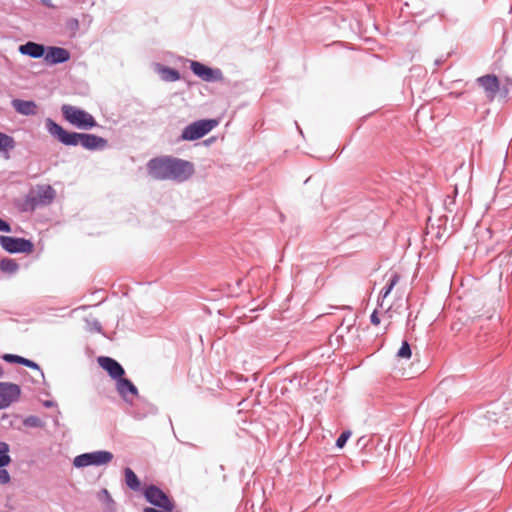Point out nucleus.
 Masks as SVG:
<instances>
[{
    "label": "nucleus",
    "mask_w": 512,
    "mask_h": 512,
    "mask_svg": "<svg viewBox=\"0 0 512 512\" xmlns=\"http://www.w3.org/2000/svg\"><path fill=\"white\" fill-rule=\"evenodd\" d=\"M46 46L40 43L28 41L19 46L18 50L22 55L29 56L34 59L43 58L46 53Z\"/></svg>",
    "instance_id": "obj_14"
},
{
    "label": "nucleus",
    "mask_w": 512,
    "mask_h": 512,
    "mask_svg": "<svg viewBox=\"0 0 512 512\" xmlns=\"http://www.w3.org/2000/svg\"><path fill=\"white\" fill-rule=\"evenodd\" d=\"M298 130H299V133L302 134V130L299 128V126H297Z\"/></svg>",
    "instance_id": "obj_38"
},
{
    "label": "nucleus",
    "mask_w": 512,
    "mask_h": 512,
    "mask_svg": "<svg viewBox=\"0 0 512 512\" xmlns=\"http://www.w3.org/2000/svg\"><path fill=\"white\" fill-rule=\"evenodd\" d=\"M99 498L102 502H104L107 505V507L114 506V500L112 499V497L107 489L104 488L100 491Z\"/></svg>",
    "instance_id": "obj_27"
},
{
    "label": "nucleus",
    "mask_w": 512,
    "mask_h": 512,
    "mask_svg": "<svg viewBox=\"0 0 512 512\" xmlns=\"http://www.w3.org/2000/svg\"><path fill=\"white\" fill-rule=\"evenodd\" d=\"M506 82L508 83V85L512 86V79L507 78V79H506Z\"/></svg>",
    "instance_id": "obj_36"
},
{
    "label": "nucleus",
    "mask_w": 512,
    "mask_h": 512,
    "mask_svg": "<svg viewBox=\"0 0 512 512\" xmlns=\"http://www.w3.org/2000/svg\"><path fill=\"white\" fill-rule=\"evenodd\" d=\"M147 171L155 180H173L182 183L191 178L195 170L190 161L172 156H161L148 161Z\"/></svg>",
    "instance_id": "obj_1"
},
{
    "label": "nucleus",
    "mask_w": 512,
    "mask_h": 512,
    "mask_svg": "<svg viewBox=\"0 0 512 512\" xmlns=\"http://www.w3.org/2000/svg\"><path fill=\"white\" fill-rule=\"evenodd\" d=\"M11 105L21 115L34 116L37 114V104L32 100L13 99Z\"/></svg>",
    "instance_id": "obj_15"
},
{
    "label": "nucleus",
    "mask_w": 512,
    "mask_h": 512,
    "mask_svg": "<svg viewBox=\"0 0 512 512\" xmlns=\"http://www.w3.org/2000/svg\"><path fill=\"white\" fill-rule=\"evenodd\" d=\"M351 436L350 431H344L340 434V436L336 440V447L337 448H343L348 441L349 437Z\"/></svg>",
    "instance_id": "obj_29"
},
{
    "label": "nucleus",
    "mask_w": 512,
    "mask_h": 512,
    "mask_svg": "<svg viewBox=\"0 0 512 512\" xmlns=\"http://www.w3.org/2000/svg\"><path fill=\"white\" fill-rule=\"evenodd\" d=\"M219 121L217 119H201L187 125L179 137L181 141H195L205 135L211 130L218 126Z\"/></svg>",
    "instance_id": "obj_5"
},
{
    "label": "nucleus",
    "mask_w": 512,
    "mask_h": 512,
    "mask_svg": "<svg viewBox=\"0 0 512 512\" xmlns=\"http://www.w3.org/2000/svg\"><path fill=\"white\" fill-rule=\"evenodd\" d=\"M19 385L10 382H0V410L9 407L20 397Z\"/></svg>",
    "instance_id": "obj_10"
},
{
    "label": "nucleus",
    "mask_w": 512,
    "mask_h": 512,
    "mask_svg": "<svg viewBox=\"0 0 512 512\" xmlns=\"http://www.w3.org/2000/svg\"><path fill=\"white\" fill-rule=\"evenodd\" d=\"M0 231L10 233L11 232V226L8 222L0 218Z\"/></svg>",
    "instance_id": "obj_31"
},
{
    "label": "nucleus",
    "mask_w": 512,
    "mask_h": 512,
    "mask_svg": "<svg viewBox=\"0 0 512 512\" xmlns=\"http://www.w3.org/2000/svg\"><path fill=\"white\" fill-rule=\"evenodd\" d=\"M3 376V369L2 367L0 366V378Z\"/></svg>",
    "instance_id": "obj_37"
},
{
    "label": "nucleus",
    "mask_w": 512,
    "mask_h": 512,
    "mask_svg": "<svg viewBox=\"0 0 512 512\" xmlns=\"http://www.w3.org/2000/svg\"><path fill=\"white\" fill-rule=\"evenodd\" d=\"M113 454L107 450H97L87 452L76 456L73 465L76 468H84L88 466H102L113 460Z\"/></svg>",
    "instance_id": "obj_6"
},
{
    "label": "nucleus",
    "mask_w": 512,
    "mask_h": 512,
    "mask_svg": "<svg viewBox=\"0 0 512 512\" xmlns=\"http://www.w3.org/2000/svg\"><path fill=\"white\" fill-rule=\"evenodd\" d=\"M56 192L50 185H37L31 189L20 204L22 212H33L38 207L51 204Z\"/></svg>",
    "instance_id": "obj_3"
},
{
    "label": "nucleus",
    "mask_w": 512,
    "mask_h": 512,
    "mask_svg": "<svg viewBox=\"0 0 512 512\" xmlns=\"http://www.w3.org/2000/svg\"><path fill=\"white\" fill-rule=\"evenodd\" d=\"M10 447L6 442L0 441V468L10 464L11 457L9 455Z\"/></svg>",
    "instance_id": "obj_22"
},
{
    "label": "nucleus",
    "mask_w": 512,
    "mask_h": 512,
    "mask_svg": "<svg viewBox=\"0 0 512 512\" xmlns=\"http://www.w3.org/2000/svg\"><path fill=\"white\" fill-rule=\"evenodd\" d=\"M70 52L62 47L48 46L44 56V61L48 65L62 64L70 60Z\"/></svg>",
    "instance_id": "obj_12"
},
{
    "label": "nucleus",
    "mask_w": 512,
    "mask_h": 512,
    "mask_svg": "<svg viewBox=\"0 0 512 512\" xmlns=\"http://www.w3.org/2000/svg\"><path fill=\"white\" fill-rule=\"evenodd\" d=\"M9 472L3 468H0V484H7L10 482Z\"/></svg>",
    "instance_id": "obj_30"
},
{
    "label": "nucleus",
    "mask_w": 512,
    "mask_h": 512,
    "mask_svg": "<svg viewBox=\"0 0 512 512\" xmlns=\"http://www.w3.org/2000/svg\"><path fill=\"white\" fill-rule=\"evenodd\" d=\"M23 425L29 428H42L44 422L37 416H28L23 420Z\"/></svg>",
    "instance_id": "obj_24"
},
{
    "label": "nucleus",
    "mask_w": 512,
    "mask_h": 512,
    "mask_svg": "<svg viewBox=\"0 0 512 512\" xmlns=\"http://www.w3.org/2000/svg\"><path fill=\"white\" fill-rule=\"evenodd\" d=\"M62 115L70 124L74 125L78 129L89 130L96 126L98 123L95 118L87 111L69 105L64 104L61 107Z\"/></svg>",
    "instance_id": "obj_4"
},
{
    "label": "nucleus",
    "mask_w": 512,
    "mask_h": 512,
    "mask_svg": "<svg viewBox=\"0 0 512 512\" xmlns=\"http://www.w3.org/2000/svg\"><path fill=\"white\" fill-rule=\"evenodd\" d=\"M66 29L71 33L72 36H75L77 31L79 30V21L76 18H70L65 23Z\"/></svg>",
    "instance_id": "obj_26"
},
{
    "label": "nucleus",
    "mask_w": 512,
    "mask_h": 512,
    "mask_svg": "<svg viewBox=\"0 0 512 512\" xmlns=\"http://www.w3.org/2000/svg\"><path fill=\"white\" fill-rule=\"evenodd\" d=\"M2 359L8 363L21 364L25 367H28V368H31L34 370H38L41 374V377L44 378V373L41 370L40 366L36 362H34L30 359H27V358H24L22 356L15 355V354H4L2 356Z\"/></svg>",
    "instance_id": "obj_17"
},
{
    "label": "nucleus",
    "mask_w": 512,
    "mask_h": 512,
    "mask_svg": "<svg viewBox=\"0 0 512 512\" xmlns=\"http://www.w3.org/2000/svg\"><path fill=\"white\" fill-rule=\"evenodd\" d=\"M98 363L114 380L121 378L125 374L121 364L111 357L101 356L98 358Z\"/></svg>",
    "instance_id": "obj_13"
},
{
    "label": "nucleus",
    "mask_w": 512,
    "mask_h": 512,
    "mask_svg": "<svg viewBox=\"0 0 512 512\" xmlns=\"http://www.w3.org/2000/svg\"><path fill=\"white\" fill-rule=\"evenodd\" d=\"M45 125L48 133L65 146L81 145L89 151H100L108 144L105 138L98 135L67 131L51 118L46 119Z\"/></svg>",
    "instance_id": "obj_2"
},
{
    "label": "nucleus",
    "mask_w": 512,
    "mask_h": 512,
    "mask_svg": "<svg viewBox=\"0 0 512 512\" xmlns=\"http://www.w3.org/2000/svg\"><path fill=\"white\" fill-rule=\"evenodd\" d=\"M0 269L8 274H14L18 271L19 265L14 259L4 258L0 261Z\"/></svg>",
    "instance_id": "obj_21"
},
{
    "label": "nucleus",
    "mask_w": 512,
    "mask_h": 512,
    "mask_svg": "<svg viewBox=\"0 0 512 512\" xmlns=\"http://www.w3.org/2000/svg\"><path fill=\"white\" fill-rule=\"evenodd\" d=\"M163 80L168 82H175L180 79V73L178 70L170 67L163 66L159 69Z\"/></svg>",
    "instance_id": "obj_19"
},
{
    "label": "nucleus",
    "mask_w": 512,
    "mask_h": 512,
    "mask_svg": "<svg viewBox=\"0 0 512 512\" xmlns=\"http://www.w3.org/2000/svg\"><path fill=\"white\" fill-rule=\"evenodd\" d=\"M477 83L481 86L489 101H493L500 89V83L496 75L487 74L477 78Z\"/></svg>",
    "instance_id": "obj_11"
},
{
    "label": "nucleus",
    "mask_w": 512,
    "mask_h": 512,
    "mask_svg": "<svg viewBox=\"0 0 512 512\" xmlns=\"http://www.w3.org/2000/svg\"><path fill=\"white\" fill-rule=\"evenodd\" d=\"M144 497L150 504L166 512H172L174 509L173 501L156 485H148L144 490Z\"/></svg>",
    "instance_id": "obj_7"
},
{
    "label": "nucleus",
    "mask_w": 512,
    "mask_h": 512,
    "mask_svg": "<svg viewBox=\"0 0 512 512\" xmlns=\"http://www.w3.org/2000/svg\"><path fill=\"white\" fill-rule=\"evenodd\" d=\"M191 71L205 82H219L223 80V72L219 68H211L201 62L191 61Z\"/></svg>",
    "instance_id": "obj_9"
},
{
    "label": "nucleus",
    "mask_w": 512,
    "mask_h": 512,
    "mask_svg": "<svg viewBox=\"0 0 512 512\" xmlns=\"http://www.w3.org/2000/svg\"><path fill=\"white\" fill-rule=\"evenodd\" d=\"M438 15H439L441 20H447V21H451V22H455L456 21L455 18H451L448 15H446V13L444 11H439Z\"/></svg>",
    "instance_id": "obj_33"
},
{
    "label": "nucleus",
    "mask_w": 512,
    "mask_h": 512,
    "mask_svg": "<svg viewBox=\"0 0 512 512\" xmlns=\"http://www.w3.org/2000/svg\"><path fill=\"white\" fill-rule=\"evenodd\" d=\"M43 406L46 408H52V407H56L57 404H56V402H54L52 400H45V401H43Z\"/></svg>",
    "instance_id": "obj_34"
},
{
    "label": "nucleus",
    "mask_w": 512,
    "mask_h": 512,
    "mask_svg": "<svg viewBox=\"0 0 512 512\" xmlns=\"http://www.w3.org/2000/svg\"><path fill=\"white\" fill-rule=\"evenodd\" d=\"M41 2H42L44 5L48 6V7H51V6H52V4H51V0H41Z\"/></svg>",
    "instance_id": "obj_35"
},
{
    "label": "nucleus",
    "mask_w": 512,
    "mask_h": 512,
    "mask_svg": "<svg viewBox=\"0 0 512 512\" xmlns=\"http://www.w3.org/2000/svg\"><path fill=\"white\" fill-rule=\"evenodd\" d=\"M370 321H371V323H372V324H374V325H378V324L380 323V319H379V317H378V313H377V311H376V310H374V311L372 312V314L370 315Z\"/></svg>",
    "instance_id": "obj_32"
},
{
    "label": "nucleus",
    "mask_w": 512,
    "mask_h": 512,
    "mask_svg": "<svg viewBox=\"0 0 512 512\" xmlns=\"http://www.w3.org/2000/svg\"><path fill=\"white\" fill-rule=\"evenodd\" d=\"M124 475H125L126 485L131 490H134V491L139 490V488H140V480L137 477V475L134 473V471L131 468L126 467L124 469Z\"/></svg>",
    "instance_id": "obj_18"
},
{
    "label": "nucleus",
    "mask_w": 512,
    "mask_h": 512,
    "mask_svg": "<svg viewBox=\"0 0 512 512\" xmlns=\"http://www.w3.org/2000/svg\"><path fill=\"white\" fill-rule=\"evenodd\" d=\"M0 245L8 253H31L33 251V243L25 238H17L11 236H0Z\"/></svg>",
    "instance_id": "obj_8"
},
{
    "label": "nucleus",
    "mask_w": 512,
    "mask_h": 512,
    "mask_svg": "<svg viewBox=\"0 0 512 512\" xmlns=\"http://www.w3.org/2000/svg\"><path fill=\"white\" fill-rule=\"evenodd\" d=\"M86 326L89 331L98 333L102 331L101 323L97 319H86Z\"/></svg>",
    "instance_id": "obj_28"
},
{
    "label": "nucleus",
    "mask_w": 512,
    "mask_h": 512,
    "mask_svg": "<svg viewBox=\"0 0 512 512\" xmlns=\"http://www.w3.org/2000/svg\"><path fill=\"white\" fill-rule=\"evenodd\" d=\"M116 389L125 402H129V394L133 396L138 395L137 387L132 383V381L124 378L123 376L116 380Z\"/></svg>",
    "instance_id": "obj_16"
},
{
    "label": "nucleus",
    "mask_w": 512,
    "mask_h": 512,
    "mask_svg": "<svg viewBox=\"0 0 512 512\" xmlns=\"http://www.w3.org/2000/svg\"><path fill=\"white\" fill-rule=\"evenodd\" d=\"M412 355L411 347L408 341L404 340L400 349L397 352V357L409 359Z\"/></svg>",
    "instance_id": "obj_25"
},
{
    "label": "nucleus",
    "mask_w": 512,
    "mask_h": 512,
    "mask_svg": "<svg viewBox=\"0 0 512 512\" xmlns=\"http://www.w3.org/2000/svg\"><path fill=\"white\" fill-rule=\"evenodd\" d=\"M16 146V142L14 138L8 134L0 132V151L1 152H9L13 150Z\"/></svg>",
    "instance_id": "obj_20"
},
{
    "label": "nucleus",
    "mask_w": 512,
    "mask_h": 512,
    "mask_svg": "<svg viewBox=\"0 0 512 512\" xmlns=\"http://www.w3.org/2000/svg\"><path fill=\"white\" fill-rule=\"evenodd\" d=\"M400 276L397 273H394L389 282L381 289L379 296L382 299H385L393 290L394 286L399 282Z\"/></svg>",
    "instance_id": "obj_23"
}]
</instances>
